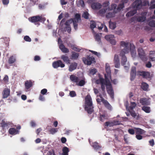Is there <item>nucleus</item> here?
<instances>
[{
	"label": "nucleus",
	"instance_id": "15",
	"mask_svg": "<svg viewBox=\"0 0 155 155\" xmlns=\"http://www.w3.org/2000/svg\"><path fill=\"white\" fill-rule=\"evenodd\" d=\"M70 79L71 81L73 83H75L76 85L78 81L80 80L79 77H77L74 74H72L70 76Z\"/></svg>",
	"mask_w": 155,
	"mask_h": 155
},
{
	"label": "nucleus",
	"instance_id": "48",
	"mask_svg": "<svg viewBox=\"0 0 155 155\" xmlns=\"http://www.w3.org/2000/svg\"><path fill=\"white\" fill-rule=\"evenodd\" d=\"M72 21V22L73 23V25L74 26V28L75 30H77L78 29V23L79 22L78 21Z\"/></svg>",
	"mask_w": 155,
	"mask_h": 155
},
{
	"label": "nucleus",
	"instance_id": "26",
	"mask_svg": "<svg viewBox=\"0 0 155 155\" xmlns=\"http://www.w3.org/2000/svg\"><path fill=\"white\" fill-rule=\"evenodd\" d=\"M86 82L85 81V79L84 77H82V79L80 80L78 82L76 85L79 86H84Z\"/></svg>",
	"mask_w": 155,
	"mask_h": 155
},
{
	"label": "nucleus",
	"instance_id": "1",
	"mask_svg": "<svg viewBox=\"0 0 155 155\" xmlns=\"http://www.w3.org/2000/svg\"><path fill=\"white\" fill-rule=\"evenodd\" d=\"M121 46L124 47V48L121 51L120 56L122 57L126 56L125 54L128 53L130 50L132 55L136 54L135 47L133 45H132L129 42H126L124 41L120 42Z\"/></svg>",
	"mask_w": 155,
	"mask_h": 155
},
{
	"label": "nucleus",
	"instance_id": "12",
	"mask_svg": "<svg viewBox=\"0 0 155 155\" xmlns=\"http://www.w3.org/2000/svg\"><path fill=\"white\" fill-rule=\"evenodd\" d=\"M114 62L115 67L116 68H118L120 67V62L119 57L117 54L114 55Z\"/></svg>",
	"mask_w": 155,
	"mask_h": 155
},
{
	"label": "nucleus",
	"instance_id": "39",
	"mask_svg": "<svg viewBox=\"0 0 155 155\" xmlns=\"http://www.w3.org/2000/svg\"><path fill=\"white\" fill-rule=\"evenodd\" d=\"M75 18L74 19H72V21H81V15L79 14H76L75 15Z\"/></svg>",
	"mask_w": 155,
	"mask_h": 155
},
{
	"label": "nucleus",
	"instance_id": "42",
	"mask_svg": "<svg viewBox=\"0 0 155 155\" xmlns=\"http://www.w3.org/2000/svg\"><path fill=\"white\" fill-rule=\"evenodd\" d=\"M89 16V14L87 12H84L82 15V17L86 19H88Z\"/></svg>",
	"mask_w": 155,
	"mask_h": 155
},
{
	"label": "nucleus",
	"instance_id": "35",
	"mask_svg": "<svg viewBox=\"0 0 155 155\" xmlns=\"http://www.w3.org/2000/svg\"><path fill=\"white\" fill-rule=\"evenodd\" d=\"M142 110L147 113H150L151 111L150 107L147 106H143L142 107Z\"/></svg>",
	"mask_w": 155,
	"mask_h": 155
},
{
	"label": "nucleus",
	"instance_id": "17",
	"mask_svg": "<svg viewBox=\"0 0 155 155\" xmlns=\"http://www.w3.org/2000/svg\"><path fill=\"white\" fill-rule=\"evenodd\" d=\"M127 59L126 56L123 57L121 58V64L122 65L124 66V68L126 70H128L129 68V65L127 64V66L125 65L127 62Z\"/></svg>",
	"mask_w": 155,
	"mask_h": 155
},
{
	"label": "nucleus",
	"instance_id": "60",
	"mask_svg": "<svg viewBox=\"0 0 155 155\" xmlns=\"http://www.w3.org/2000/svg\"><path fill=\"white\" fill-rule=\"evenodd\" d=\"M2 2L4 5H7L9 3V0H2Z\"/></svg>",
	"mask_w": 155,
	"mask_h": 155
},
{
	"label": "nucleus",
	"instance_id": "16",
	"mask_svg": "<svg viewBox=\"0 0 155 155\" xmlns=\"http://www.w3.org/2000/svg\"><path fill=\"white\" fill-rule=\"evenodd\" d=\"M86 106H91L93 105L92 99L90 95H87L85 98Z\"/></svg>",
	"mask_w": 155,
	"mask_h": 155
},
{
	"label": "nucleus",
	"instance_id": "63",
	"mask_svg": "<svg viewBox=\"0 0 155 155\" xmlns=\"http://www.w3.org/2000/svg\"><path fill=\"white\" fill-rule=\"evenodd\" d=\"M65 29H66V30L67 31V32L68 33H70V32L71 31V28L70 25L68 26H66L65 27Z\"/></svg>",
	"mask_w": 155,
	"mask_h": 155
},
{
	"label": "nucleus",
	"instance_id": "57",
	"mask_svg": "<svg viewBox=\"0 0 155 155\" xmlns=\"http://www.w3.org/2000/svg\"><path fill=\"white\" fill-rule=\"evenodd\" d=\"M107 10V9L103 8L100 9L99 12V13L100 14H103L105 13Z\"/></svg>",
	"mask_w": 155,
	"mask_h": 155
},
{
	"label": "nucleus",
	"instance_id": "32",
	"mask_svg": "<svg viewBox=\"0 0 155 155\" xmlns=\"http://www.w3.org/2000/svg\"><path fill=\"white\" fill-rule=\"evenodd\" d=\"M16 59L15 58L12 56H10L8 58V62L9 64H12L15 62Z\"/></svg>",
	"mask_w": 155,
	"mask_h": 155
},
{
	"label": "nucleus",
	"instance_id": "3",
	"mask_svg": "<svg viewBox=\"0 0 155 155\" xmlns=\"http://www.w3.org/2000/svg\"><path fill=\"white\" fill-rule=\"evenodd\" d=\"M95 83L97 84H100L101 88L102 90V97L106 98L107 95L105 92V80L104 79L102 78H100L98 79L97 80L95 81Z\"/></svg>",
	"mask_w": 155,
	"mask_h": 155
},
{
	"label": "nucleus",
	"instance_id": "52",
	"mask_svg": "<svg viewBox=\"0 0 155 155\" xmlns=\"http://www.w3.org/2000/svg\"><path fill=\"white\" fill-rule=\"evenodd\" d=\"M136 106V104L134 102H132L131 103V105L130 107V108L132 110Z\"/></svg>",
	"mask_w": 155,
	"mask_h": 155
},
{
	"label": "nucleus",
	"instance_id": "24",
	"mask_svg": "<svg viewBox=\"0 0 155 155\" xmlns=\"http://www.w3.org/2000/svg\"><path fill=\"white\" fill-rule=\"evenodd\" d=\"M94 107L93 105L91 106H86L85 107V110L87 111L89 114H91L94 111Z\"/></svg>",
	"mask_w": 155,
	"mask_h": 155
},
{
	"label": "nucleus",
	"instance_id": "31",
	"mask_svg": "<svg viewBox=\"0 0 155 155\" xmlns=\"http://www.w3.org/2000/svg\"><path fill=\"white\" fill-rule=\"evenodd\" d=\"M149 87V85L147 83L143 82L141 84V88L144 91H147Z\"/></svg>",
	"mask_w": 155,
	"mask_h": 155
},
{
	"label": "nucleus",
	"instance_id": "6",
	"mask_svg": "<svg viewBox=\"0 0 155 155\" xmlns=\"http://www.w3.org/2000/svg\"><path fill=\"white\" fill-rule=\"evenodd\" d=\"M82 61L84 64L87 65H90L91 64L95 62L94 58L91 55L83 57Z\"/></svg>",
	"mask_w": 155,
	"mask_h": 155
},
{
	"label": "nucleus",
	"instance_id": "51",
	"mask_svg": "<svg viewBox=\"0 0 155 155\" xmlns=\"http://www.w3.org/2000/svg\"><path fill=\"white\" fill-rule=\"evenodd\" d=\"M114 15L113 13L109 12L106 14V16L107 18H109L113 17L114 16Z\"/></svg>",
	"mask_w": 155,
	"mask_h": 155
},
{
	"label": "nucleus",
	"instance_id": "38",
	"mask_svg": "<svg viewBox=\"0 0 155 155\" xmlns=\"http://www.w3.org/2000/svg\"><path fill=\"white\" fill-rule=\"evenodd\" d=\"M93 147L96 150H98L101 148V146L99 145L98 143L96 142H94L93 143L92 145Z\"/></svg>",
	"mask_w": 155,
	"mask_h": 155
},
{
	"label": "nucleus",
	"instance_id": "37",
	"mask_svg": "<svg viewBox=\"0 0 155 155\" xmlns=\"http://www.w3.org/2000/svg\"><path fill=\"white\" fill-rule=\"evenodd\" d=\"M29 5L30 6H34L37 4L39 0H29Z\"/></svg>",
	"mask_w": 155,
	"mask_h": 155
},
{
	"label": "nucleus",
	"instance_id": "19",
	"mask_svg": "<svg viewBox=\"0 0 155 155\" xmlns=\"http://www.w3.org/2000/svg\"><path fill=\"white\" fill-rule=\"evenodd\" d=\"M11 122L9 121L5 122V119H3L0 123V126L2 127L3 129H4L5 127H8L11 124Z\"/></svg>",
	"mask_w": 155,
	"mask_h": 155
},
{
	"label": "nucleus",
	"instance_id": "59",
	"mask_svg": "<svg viewBox=\"0 0 155 155\" xmlns=\"http://www.w3.org/2000/svg\"><path fill=\"white\" fill-rule=\"evenodd\" d=\"M72 19L68 20L65 23V25L67 26H70L69 23H71L72 22Z\"/></svg>",
	"mask_w": 155,
	"mask_h": 155
},
{
	"label": "nucleus",
	"instance_id": "64",
	"mask_svg": "<svg viewBox=\"0 0 155 155\" xmlns=\"http://www.w3.org/2000/svg\"><path fill=\"white\" fill-rule=\"evenodd\" d=\"M56 155L54 151H49L47 153V155Z\"/></svg>",
	"mask_w": 155,
	"mask_h": 155
},
{
	"label": "nucleus",
	"instance_id": "21",
	"mask_svg": "<svg viewBox=\"0 0 155 155\" xmlns=\"http://www.w3.org/2000/svg\"><path fill=\"white\" fill-rule=\"evenodd\" d=\"M78 66V64L75 62L71 63L69 67L68 70L71 72L76 69Z\"/></svg>",
	"mask_w": 155,
	"mask_h": 155
},
{
	"label": "nucleus",
	"instance_id": "28",
	"mask_svg": "<svg viewBox=\"0 0 155 155\" xmlns=\"http://www.w3.org/2000/svg\"><path fill=\"white\" fill-rule=\"evenodd\" d=\"M140 75L142 76L143 78H150V74L148 72L142 71L141 72Z\"/></svg>",
	"mask_w": 155,
	"mask_h": 155
},
{
	"label": "nucleus",
	"instance_id": "5",
	"mask_svg": "<svg viewBox=\"0 0 155 155\" xmlns=\"http://www.w3.org/2000/svg\"><path fill=\"white\" fill-rule=\"evenodd\" d=\"M97 96H99L101 98V99L99 98H97L96 99L97 102L98 103H100L101 102H102L104 105V106L110 110H111V106L107 100H105L103 98V97H102V94H100L99 95Z\"/></svg>",
	"mask_w": 155,
	"mask_h": 155
},
{
	"label": "nucleus",
	"instance_id": "20",
	"mask_svg": "<svg viewBox=\"0 0 155 155\" xmlns=\"http://www.w3.org/2000/svg\"><path fill=\"white\" fill-rule=\"evenodd\" d=\"M139 101L140 103L143 105H149L150 104V102L146 98H141Z\"/></svg>",
	"mask_w": 155,
	"mask_h": 155
},
{
	"label": "nucleus",
	"instance_id": "55",
	"mask_svg": "<svg viewBox=\"0 0 155 155\" xmlns=\"http://www.w3.org/2000/svg\"><path fill=\"white\" fill-rule=\"evenodd\" d=\"M69 94L71 97H74L76 96L75 92L74 91H70Z\"/></svg>",
	"mask_w": 155,
	"mask_h": 155
},
{
	"label": "nucleus",
	"instance_id": "34",
	"mask_svg": "<svg viewBox=\"0 0 155 155\" xmlns=\"http://www.w3.org/2000/svg\"><path fill=\"white\" fill-rule=\"evenodd\" d=\"M106 71L107 73V74H106L108 77H109L110 79H111V76L110 75L111 71L110 68L109 66H107L106 64Z\"/></svg>",
	"mask_w": 155,
	"mask_h": 155
},
{
	"label": "nucleus",
	"instance_id": "22",
	"mask_svg": "<svg viewBox=\"0 0 155 155\" xmlns=\"http://www.w3.org/2000/svg\"><path fill=\"white\" fill-rule=\"evenodd\" d=\"M61 58L63 61L67 64H70L71 61L67 55H62Z\"/></svg>",
	"mask_w": 155,
	"mask_h": 155
},
{
	"label": "nucleus",
	"instance_id": "47",
	"mask_svg": "<svg viewBox=\"0 0 155 155\" xmlns=\"http://www.w3.org/2000/svg\"><path fill=\"white\" fill-rule=\"evenodd\" d=\"M58 131L57 128H52L49 130L50 133L52 134H54Z\"/></svg>",
	"mask_w": 155,
	"mask_h": 155
},
{
	"label": "nucleus",
	"instance_id": "49",
	"mask_svg": "<svg viewBox=\"0 0 155 155\" xmlns=\"http://www.w3.org/2000/svg\"><path fill=\"white\" fill-rule=\"evenodd\" d=\"M124 7V3H121L119 4L117 8V10L119 11L121 10L122 9H123Z\"/></svg>",
	"mask_w": 155,
	"mask_h": 155
},
{
	"label": "nucleus",
	"instance_id": "9",
	"mask_svg": "<svg viewBox=\"0 0 155 155\" xmlns=\"http://www.w3.org/2000/svg\"><path fill=\"white\" fill-rule=\"evenodd\" d=\"M138 52L139 56L141 59L143 61H146L147 59V57L143 49L141 48H138Z\"/></svg>",
	"mask_w": 155,
	"mask_h": 155
},
{
	"label": "nucleus",
	"instance_id": "4",
	"mask_svg": "<svg viewBox=\"0 0 155 155\" xmlns=\"http://www.w3.org/2000/svg\"><path fill=\"white\" fill-rule=\"evenodd\" d=\"M29 20L32 23H33L35 25H39V22H44L46 20L45 17H42L41 16L37 15L30 17L28 18Z\"/></svg>",
	"mask_w": 155,
	"mask_h": 155
},
{
	"label": "nucleus",
	"instance_id": "8",
	"mask_svg": "<svg viewBox=\"0 0 155 155\" xmlns=\"http://www.w3.org/2000/svg\"><path fill=\"white\" fill-rule=\"evenodd\" d=\"M52 65L53 67L54 68H57L58 67L63 68L65 66L64 64L61 60H58L53 62Z\"/></svg>",
	"mask_w": 155,
	"mask_h": 155
},
{
	"label": "nucleus",
	"instance_id": "62",
	"mask_svg": "<svg viewBox=\"0 0 155 155\" xmlns=\"http://www.w3.org/2000/svg\"><path fill=\"white\" fill-rule=\"evenodd\" d=\"M141 134H136V137L138 140H140L142 139L143 137Z\"/></svg>",
	"mask_w": 155,
	"mask_h": 155
},
{
	"label": "nucleus",
	"instance_id": "30",
	"mask_svg": "<svg viewBox=\"0 0 155 155\" xmlns=\"http://www.w3.org/2000/svg\"><path fill=\"white\" fill-rule=\"evenodd\" d=\"M137 9H134L128 12L126 15L127 17H131L137 13Z\"/></svg>",
	"mask_w": 155,
	"mask_h": 155
},
{
	"label": "nucleus",
	"instance_id": "58",
	"mask_svg": "<svg viewBox=\"0 0 155 155\" xmlns=\"http://www.w3.org/2000/svg\"><path fill=\"white\" fill-rule=\"evenodd\" d=\"M128 132L131 135H133L135 133V130H134L133 129H129L128 130Z\"/></svg>",
	"mask_w": 155,
	"mask_h": 155
},
{
	"label": "nucleus",
	"instance_id": "46",
	"mask_svg": "<svg viewBox=\"0 0 155 155\" xmlns=\"http://www.w3.org/2000/svg\"><path fill=\"white\" fill-rule=\"evenodd\" d=\"M96 25L95 22L93 21H91L90 27L91 28L93 29L96 27Z\"/></svg>",
	"mask_w": 155,
	"mask_h": 155
},
{
	"label": "nucleus",
	"instance_id": "33",
	"mask_svg": "<svg viewBox=\"0 0 155 155\" xmlns=\"http://www.w3.org/2000/svg\"><path fill=\"white\" fill-rule=\"evenodd\" d=\"M9 133L12 135L16 134L18 133V131L15 128H10L8 130Z\"/></svg>",
	"mask_w": 155,
	"mask_h": 155
},
{
	"label": "nucleus",
	"instance_id": "44",
	"mask_svg": "<svg viewBox=\"0 0 155 155\" xmlns=\"http://www.w3.org/2000/svg\"><path fill=\"white\" fill-rule=\"evenodd\" d=\"M109 27L110 28L114 29L116 27V24L114 22H110Z\"/></svg>",
	"mask_w": 155,
	"mask_h": 155
},
{
	"label": "nucleus",
	"instance_id": "43",
	"mask_svg": "<svg viewBox=\"0 0 155 155\" xmlns=\"http://www.w3.org/2000/svg\"><path fill=\"white\" fill-rule=\"evenodd\" d=\"M78 6H81L82 7H84L85 6L84 1L83 0H80L78 2Z\"/></svg>",
	"mask_w": 155,
	"mask_h": 155
},
{
	"label": "nucleus",
	"instance_id": "27",
	"mask_svg": "<svg viewBox=\"0 0 155 155\" xmlns=\"http://www.w3.org/2000/svg\"><path fill=\"white\" fill-rule=\"evenodd\" d=\"M134 129L136 134H142L145 133L144 130L139 128H135Z\"/></svg>",
	"mask_w": 155,
	"mask_h": 155
},
{
	"label": "nucleus",
	"instance_id": "14",
	"mask_svg": "<svg viewBox=\"0 0 155 155\" xmlns=\"http://www.w3.org/2000/svg\"><path fill=\"white\" fill-rule=\"evenodd\" d=\"M10 89L8 88H5L2 93L3 98H6L9 96L10 95Z\"/></svg>",
	"mask_w": 155,
	"mask_h": 155
},
{
	"label": "nucleus",
	"instance_id": "54",
	"mask_svg": "<svg viewBox=\"0 0 155 155\" xmlns=\"http://www.w3.org/2000/svg\"><path fill=\"white\" fill-rule=\"evenodd\" d=\"M24 39L25 41L28 42H31V38H30V37L29 36L27 35L24 36Z\"/></svg>",
	"mask_w": 155,
	"mask_h": 155
},
{
	"label": "nucleus",
	"instance_id": "36",
	"mask_svg": "<svg viewBox=\"0 0 155 155\" xmlns=\"http://www.w3.org/2000/svg\"><path fill=\"white\" fill-rule=\"evenodd\" d=\"M63 153L62 155H68L69 150L68 148L66 147H64L62 149Z\"/></svg>",
	"mask_w": 155,
	"mask_h": 155
},
{
	"label": "nucleus",
	"instance_id": "41",
	"mask_svg": "<svg viewBox=\"0 0 155 155\" xmlns=\"http://www.w3.org/2000/svg\"><path fill=\"white\" fill-rule=\"evenodd\" d=\"M107 119V116L105 114L100 115L99 120L103 122L104 120Z\"/></svg>",
	"mask_w": 155,
	"mask_h": 155
},
{
	"label": "nucleus",
	"instance_id": "18",
	"mask_svg": "<svg viewBox=\"0 0 155 155\" xmlns=\"http://www.w3.org/2000/svg\"><path fill=\"white\" fill-rule=\"evenodd\" d=\"M130 80L132 81L135 78L136 75V68L135 67H132L130 73Z\"/></svg>",
	"mask_w": 155,
	"mask_h": 155
},
{
	"label": "nucleus",
	"instance_id": "61",
	"mask_svg": "<svg viewBox=\"0 0 155 155\" xmlns=\"http://www.w3.org/2000/svg\"><path fill=\"white\" fill-rule=\"evenodd\" d=\"M47 92V89L45 88H44L41 91V93L42 95H45L46 94Z\"/></svg>",
	"mask_w": 155,
	"mask_h": 155
},
{
	"label": "nucleus",
	"instance_id": "13",
	"mask_svg": "<svg viewBox=\"0 0 155 155\" xmlns=\"http://www.w3.org/2000/svg\"><path fill=\"white\" fill-rule=\"evenodd\" d=\"M25 91H28L29 89L32 86L33 83L31 80H27L25 81Z\"/></svg>",
	"mask_w": 155,
	"mask_h": 155
},
{
	"label": "nucleus",
	"instance_id": "50",
	"mask_svg": "<svg viewBox=\"0 0 155 155\" xmlns=\"http://www.w3.org/2000/svg\"><path fill=\"white\" fill-rule=\"evenodd\" d=\"M149 25L152 27H155V21L152 20L149 22Z\"/></svg>",
	"mask_w": 155,
	"mask_h": 155
},
{
	"label": "nucleus",
	"instance_id": "11",
	"mask_svg": "<svg viewBox=\"0 0 155 155\" xmlns=\"http://www.w3.org/2000/svg\"><path fill=\"white\" fill-rule=\"evenodd\" d=\"M120 122L118 120H114L113 121L110 122L109 121L106 122L104 124V125L105 127H113L114 126L119 124Z\"/></svg>",
	"mask_w": 155,
	"mask_h": 155
},
{
	"label": "nucleus",
	"instance_id": "7",
	"mask_svg": "<svg viewBox=\"0 0 155 155\" xmlns=\"http://www.w3.org/2000/svg\"><path fill=\"white\" fill-rule=\"evenodd\" d=\"M147 14V12H142L141 13V16H134L131 19L132 20H133L134 19H135L138 22H143L146 20V16Z\"/></svg>",
	"mask_w": 155,
	"mask_h": 155
},
{
	"label": "nucleus",
	"instance_id": "53",
	"mask_svg": "<svg viewBox=\"0 0 155 155\" xmlns=\"http://www.w3.org/2000/svg\"><path fill=\"white\" fill-rule=\"evenodd\" d=\"M130 113L131 115L134 118H136V117H137V114L133 110L132 111H130Z\"/></svg>",
	"mask_w": 155,
	"mask_h": 155
},
{
	"label": "nucleus",
	"instance_id": "25",
	"mask_svg": "<svg viewBox=\"0 0 155 155\" xmlns=\"http://www.w3.org/2000/svg\"><path fill=\"white\" fill-rule=\"evenodd\" d=\"M59 48L61 51L64 53H68L69 52V49L65 48L63 44H61L59 45Z\"/></svg>",
	"mask_w": 155,
	"mask_h": 155
},
{
	"label": "nucleus",
	"instance_id": "56",
	"mask_svg": "<svg viewBox=\"0 0 155 155\" xmlns=\"http://www.w3.org/2000/svg\"><path fill=\"white\" fill-rule=\"evenodd\" d=\"M97 69L95 68L91 69L90 71V74L93 75L94 74L97 72Z\"/></svg>",
	"mask_w": 155,
	"mask_h": 155
},
{
	"label": "nucleus",
	"instance_id": "29",
	"mask_svg": "<svg viewBox=\"0 0 155 155\" xmlns=\"http://www.w3.org/2000/svg\"><path fill=\"white\" fill-rule=\"evenodd\" d=\"M79 56V54L74 51L72 52V54L71 56V59L72 60H77Z\"/></svg>",
	"mask_w": 155,
	"mask_h": 155
},
{
	"label": "nucleus",
	"instance_id": "40",
	"mask_svg": "<svg viewBox=\"0 0 155 155\" xmlns=\"http://www.w3.org/2000/svg\"><path fill=\"white\" fill-rule=\"evenodd\" d=\"M101 34H96L95 35V38L96 41L100 42H101Z\"/></svg>",
	"mask_w": 155,
	"mask_h": 155
},
{
	"label": "nucleus",
	"instance_id": "23",
	"mask_svg": "<svg viewBox=\"0 0 155 155\" xmlns=\"http://www.w3.org/2000/svg\"><path fill=\"white\" fill-rule=\"evenodd\" d=\"M101 5L99 3H93L91 5V8L94 10L99 9L101 7Z\"/></svg>",
	"mask_w": 155,
	"mask_h": 155
},
{
	"label": "nucleus",
	"instance_id": "45",
	"mask_svg": "<svg viewBox=\"0 0 155 155\" xmlns=\"http://www.w3.org/2000/svg\"><path fill=\"white\" fill-rule=\"evenodd\" d=\"M155 8V0H152L150 3V6L149 7L150 9H153Z\"/></svg>",
	"mask_w": 155,
	"mask_h": 155
},
{
	"label": "nucleus",
	"instance_id": "10",
	"mask_svg": "<svg viewBox=\"0 0 155 155\" xmlns=\"http://www.w3.org/2000/svg\"><path fill=\"white\" fill-rule=\"evenodd\" d=\"M114 35H110L105 36V38L112 45H115L116 42L114 39Z\"/></svg>",
	"mask_w": 155,
	"mask_h": 155
},
{
	"label": "nucleus",
	"instance_id": "2",
	"mask_svg": "<svg viewBox=\"0 0 155 155\" xmlns=\"http://www.w3.org/2000/svg\"><path fill=\"white\" fill-rule=\"evenodd\" d=\"M105 79V86H106V89L108 94L112 99L114 98V91L112 84L110 83L109 77H108L106 74L104 75Z\"/></svg>",
	"mask_w": 155,
	"mask_h": 155
}]
</instances>
